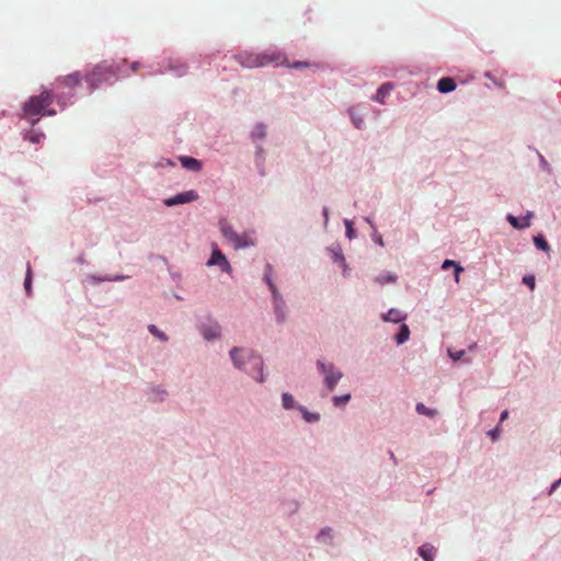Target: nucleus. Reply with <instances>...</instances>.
Listing matches in <instances>:
<instances>
[{
	"label": "nucleus",
	"instance_id": "20",
	"mask_svg": "<svg viewBox=\"0 0 561 561\" xmlns=\"http://www.w3.org/2000/svg\"><path fill=\"white\" fill-rule=\"evenodd\" d=\"M181 163L184 168L198 171L201 169V163L191 157H181Z\"/></svg>",
	"mask_w": 561,
	"mask_h": 561
},
{
	"label": "nucleus",
	"instance_id": "11",
	"mask_svg": "<svg viewBox=\"0 0 561 561\" xmlns=\"http://www.w3.org/2000/svg\"><path fill=\"white\" fill-rule=\"evenodd\" d=\"M277 64L285 66L287 68H291V69H301V68L319 69V68H322V65L319 62H309V61L289 62V60L283 54H282L280 60Z\"/></svg>",
	"mask_w": 561,
	"mask_h": 561
},
{
	"label": "nucleus",
	"instance_id": "21",
	"mask_svg": "<svg viewBox=\"0 0 561 561\" xmlns=\"http://www.w3.org/2000/svg\"><path fill=\"white\" fill-rule=\"evenodd\" d=\"M421 557L424 559V561H433L434 559V547L425 543L423 545L419 550Z\"/></svg>",
	"mask_w": 561,
	"mask_h": 561
},
{
	"label": "nucleus",
	"instance_id": "18",
	"mask_svg": "<svg viewBox=\"0 0 561 561\" xmlns=\"http://www.w3.org/2000/svg\"><path fill=\"white\" fill-rule=\"evenodd\" d=\"M350 116H351L352 122L354 123L356 128H362L363 127L364 118H363V114L359 111V108H355V107L351 108L350 110Z\"/></svg>",
	"mask_w": 561,
	"mask_h": 561
},
{
	"label": "nucleus",
	"instance_id": "40",
	"mask_svg": "<svg viewBox=\"0 0 561 561\" xmlns=\"http://www.w3.org/2000/svg\"><path fill=\"white\" fill-rule=\"evenodd\" d=\"M185 72V67L184 66H180V69L178 71V75H183Z\"/></svg>",
	"mask_w": 561,
	"mask_h": 561
},
{
	"label": "nucleus",
	"instance_id": "1",
	"mask_svg": "<svg viewBox=\"0 0 561 561\" xmlns=\"http://www.w3.org/2000/svg\"><path fill=\"white\" fill-rule=\"evenodd\" d=\"M53 101L54 94L48 90H44L39 95L31 96L23 105V116L34 124L41 116L55 115L56 111L48 108L53 104Z\"/></svg>",
	"mask_w": 561,
	"mask_h": 561
},
{
	"label": "nucleus",
	"instance_id": "38",
	"mask_svg": "<svg viewBox=\"0 0 561 561\" xmlns=\"http://www.w3.org/2000/svg\"><path fill=\"white\" fill-rule=\"evenodd\" d=\"M508 416V411L504 410L502 413H501V421H504L506 417Z\"/></svg>",
	"mask_w": 561,
	"mask_h": 561
},
{
	"label": "nucleus",
	"instance_id": "15",
	"mask_svg": "<svg viewBox=\"0 0 561 561\" xmlns=\"http://www.w3.org/2000/svg\"><path fill=\"white\" fill-rule=\"evenodd\" d=\"M392 89L393 85L389 82L381 84L380 88L377 90L376 94L374 95L373 100L379 103H383L385 98L389 94V92Z\"/></svg>",
	"mask_w": 561,
	"mask_h": 561
},
{
	"label": "nucleus",
	"instance_id": "19",
	"mask_svg": "<svg viewBox=\"0 0 561 561\" xmlns=\"http://www.w3.org/2000/svg\"><path fill=\"white\" fill-rule=\"evenodd\" d=\"M410 339V330L405 323H401L399 333L396 336V341L398 344H403Z\"/></svg>",
	"mask_w": 561,
	"mask_h": 561
},
{
	"label": "nucleus",
	"instance_id": "3",
	"mask_svg": "<svg viewBox=\"0 0 561 561\" xmlns=\"http://www.w3.org/2000/svg\"><path fill=\"white\" fill-rule=\"evenodd\" d=\"M237 61L243 68H260L271 64H277L282 58V53L277 50H268L264 53L244 51L234 56Z\"/></svg>",
	"mask_w": 561,
	"mask_h": 561
},
{
	"label": "nucleus",
	"instance_id": "28",
	"mask_svg": "<svg viewBox=\"0 0 561 561\" xmlns=\"http://www.w3.org/2000/svg\"><path fill=\"white\" fill-rule=\"evenodd\" d=\"M344 225H345V228H346V237L352 240L355 238V230L353 228V221L350 220V219H345L344 220Z\"/></svg>",
	"mask_w": 561,
	"mask_h": 561
},
{
	"label": "nucleus",
	"instance_id": "29",
	"mask_svg": "<svg viewBox=\"0 0 561 561\" xmlns=\"http://www.w3.org/2000/svg\"><path fill=\"white\" fill-rule=\"evenodd\" d=\"M416 411L420 414H425V415H428V416H434L436 414L435 410L428 409V408H426L422 403L416 404Z\"/></svg>",
	"mask_w": 561,
	"mask_h": 561
},
{
	"label": "nucleus",
	"instance_id": "5",
	"mask_svg": "<svg viewBox=\"0 0 561 561\" xmlns=\"http://www.w3.org/2000/svg\"><path fill=\"white\" fill-rule=\"evenodd\" d=\"M220 231L224 238L237 250L254 245V240L250 233L239 234L228 222L224 221L220 224Z\"/></svg>",
	"mask_w": 561,
	"mask_h": 561
},
{
	"label": "nucleus",
	"instance_id": "25",
	"mask_svg": "<svg viewBox=\"0 0 561 561\" xmlns=\"http://www.w3.org/2000/svg\"><path fill=\"white\" fill-rule=\"evenodd\" d=\"M149 331L154 335L157 336L160 341H163L165 342L168 340V336L165 333H163L162 331H160L156 325L153 324H150L148 327Z\"/></svg>",
	"mask_w": 561,
	"mask_h": 561
},
{
	"label": "nucleus",
	"instance_id": "30",
	"mask_svg": "<svg viewBox=\"0 0 561 561\" xmlns=\"http://www.w3.org/2000/svg\"><path fill=\"white\" fill-rule=\"evenodd\" d=\"M24 286H25V290L27 294L31 293V288H32V278H31V268L27 267V272H26V278H25V282H24Z\"/></svg>",
	"mask_w": 561,
	"mask_h": 561
},
{
	"label": "nucleus",
	"instance_id": "36",
	"mask_svg": "<svg viewBox=\"0 0 561 561\" xmlns=\"http://www.w3.org/2000/svg\"><path fill=\"white\" fill-rule=\"evenodd\" d=\"M374 241H375L378 245L383 247L382 238H381L379 234H377V233H375V234H374Z\"/></svg>",
	"mask_w": 561,
	"mask_h": 561
},
{
	"label": "nucleus",
	"instance_id": "8",
	"mask_svg": "<svg viewBox=\"0 0 561 561\" xmlns=\"http://www.w3.org/2000/svg\"><path fill=\"white\" fill-rule=\"evenodd\" d=\"M199 331L206 342H215L221 337V327L213 320L202 323Z\"/></svg>",
	"mask_w": 561,
	"mask_h": 561
},
{
	"label": "nucleus",
	"instance_id": "34",
	"mask_svg": "<svg viewBox=\"0 0 561 561\" xmlns=\"http://www.w3.org/2000/svg\"><path fill=\"white\" fill-rule=\"evenodd\" d=\"M332 530L331 528H323L320 530L318 537L319 538H331Z\"/></svg>",
	"mask_w": 561,
	"mask_h": 561
},
{
	"label": "nucleus",
	"instance_id": "26",
	"mask_svg": "<svg viewBox=\"0 0 561 561\" xmlns=\"http://www.w3.org/2000/svg\"><path fill=\"white\" fill-rule=\"evenodd\" d=\"M282 402L285 409H291L295 407L294 398L289 393L282 394Z\"/></svg>",
	"mask_w": 561,
	"mask_h": 561
},
{
	"label": "nucleus",
	"instance_id": "32",
	"mask_svg": "<svg viewBox=\"0 0 561 561\" xmlns=\"http://www.w3.org/2000/svg\"><path fill=\"white\" fill-rule=\"evenodd\" d=\"M301 412L304 414V417L308 421V422H313V421H317L319 419L318 414H314V413H309L307 411H305L304 409H301Z\"/></svg>",
	"mask_w": 561,
	"mask_h": 561
},
{
	"label": "nucleus",
	"instance_id": "16",
	"mask_svg": "<svg viewBox=\"0 0 561 561\" xmlns=\"http://www.w3.org/2000/svg\"><path fill=\"white\" fill-rule=\"evenodd\" d=\"M530 218H531V214H527L522 220H518L516 217L510 215L507 217L510 224L515 227V228H518V229H523V228H526L530 225Z\"/></svg>",
	"mask_w": 561,
	"mask_h": 561
},
{
	"label": "nucleus",
	"instance_id": "35",
	"mask_svg": "<svg viewBox=\"0 0 561 561\" xmlns=\"http://www.w3.org/2000/svg\"><path fill=\"white\" fill-rule=\"evenodd\" d=\"M488 435L493 439V440H496L499 435H500V428L499 427H495L491 431L488 432Z\"/></svg>",
	"mask_w": 561,
	"mask_h": 561
},
{
	"label": "nucleus",
	"instance_id": "17",
	"mask_svg": "<svg viewBox=\"0 0 561 561\" xmlns=\"http://www.w3.org/2000/svg\"><path fill=\"white\" fill-rule=\"evenodd\" d=\"M331 253L333 255L334 261L343 267L344 274H346L348 272V267L345 262L342 249L340 247H334L331 249Z\"/></svg>",
	"mask_w": 561,
	"mask_h": 561
},
{
	"label": "nucleus",
	"instance_id": "23",
	"mask_svg": "<svg viewBox=\"0 0 561 561\" xmlns=\"http://www.w3.org/2000/svg\"><path fill=\"white\" fill-rule=\"evenodd\" d=\"M351 399V394L350 393H346V394H343V396H335L332 398V401L333 403L336 405V407H341V405H344L346 404Z\"/></svg>",
	"mask_w": 561,
	"mask_h": 561
},
{
	"label": "nucleus",
	"instance_id": "31",
	"mask_svg": "<svg viewBox=\"0 0 561 561\" xmlns=\"http://www.w3.org/2000/svg\"><path fill=\"white\" fill-rule=\"evenodd\" d=\"M523 282L529 286L530 289L535 288V276L534 275H526L523 277Z\"/></svg>",
	"mask_w": 561,
	"mask_h": 561
},
{
	"label": "nucleus",
	"instance_id": "41",
	"mask_svg": "<svg viewBox=\"0 0 561 561\" xmlns=\"http://www.w3.org/2000/svg\"><path fill=\"white\" fill-rule=\"evenodd\" d=\"M459 275H460V274H456V273H455V282H456V283H459Z\"/></svg>",
	"mask_w": 561,
	"mask_h": 561
},
{
	"label": "nucleus",
	"instance_id": "22",
	"mask_svg": "<svg viewBox=\"0 0 561 561\" xmlns=\"http://www.w3.org/2000/svg\"><path fill=\"white\" fill-rule=\"evenodd\" d=\"M376 280L380 285H385V284H388V283H394L397 280V276L393 273L383 272V273H381V274H379L377 276Z\"/></svg>",
	"mask_w": 561,
	"mask_h": 561
},
{
	"label": "nucleus",
	"instance_id": "2",
	"mask_svg": "<svg viewBox=\"0 0 561 561\" xmlns=\"http://www.w3.org/2000/svg\"><path fill=\"white\" fill-rule=\"evenodd\" d=\"M229 356L231 358L233 367L240 371H247V365L253 362L254 368L256 370L255 379L259 382H263L265 380L263 360L261 359V357L256 356L252 351L240 347H233L229 351Z\"/></svg>",
	"mask_w": 561,
	"mask_h": 561
},
{
	"label": "nucleus",
	"instance_id": "39",
	"mask_svg": "<svg viewBox=\"0 0 561 561\" xmlns=\"http://www.w3.org/2000/svg\"><path fill=\"white\" fill-rule=\"evenodd\" d=\"M323 216H324V219H325V222H328V219H329V210L327 208L323 209Z\"/></svg>",
	"mask_w": 561,
	"mask_h": 561
},
{
	"label": "nucleus",
	"instance_id": "4",
	"mask_svg": "<svg viewBox=\"0 0 561 561\" xmlns=\"http://www.w3.org/2000/svg\"><path fill=\"white\" fill-rule=\"evenodd\" d=\"M124 64L125 60L113 64L102 62L94 67L89 75H87L85 80L92 89H95L100 83L111 80L118 73L125 75L123 69Z\"/></svg>",
	"mask_w": 561,
	"mask_h": 561
},
{
	"label": "nucleus",
	"instance_id": "9",
	"mask_svg": "<svg viewBox=\"0 0 561 561\" xmlns=\"http://www.w3.org/2000/svg\"><path fill=\"white\" fill-rule=\"evenodd\" d=\"M265 280L272 291V295L275 299V302H276V314L278 317V319L280 321H283L285 319V312L283 310V307H282V304H283V299H282V296L277 291L275 285L273 284L272 282V278H271V268H268V273L265 275Z\"/></svg>",
	"mask_w": 561,
	"mask_h": 561
},
{
	"label": "nucleus",
	"instance_id": "33",
	"mask_svg": "<svg viewBox=\"0 0 561 561\" xmlns=\"http://www.w3.org/2000/svg\"><path fill=\"white\" fill-rule=\"evenodd\" d=\"M465 352L463 351H458V352H451V351H448V355L450 356V358L454 360V362H457L459 360L462 356H463Z\"/></svg>",
	"mask_w": 561,
	"mask_h": 561
},
{
	"label": "nucleus",
	"instance_id": "12",
	"mask_svg": "<svg viewBox=\"0 0 561 561\" xmlns=\"http://www.w3.org/2000/svg\"><path fill=\"white\" fill-rule=\"evenodd\" d=\"M383 321L392 323H401L407 319V314L396 308H391L382 316Z\"/></svg>",
	"mask_w": 561,
	"mask_h": 561
},
{
	"label": "nucleus",
	"instance_id": "42",
	"mask_svg": "<svg viewBox=\"0 0 561 561\" xmlns=\"http://www.w3.org/2000/svg\"><path fill=\"white\" fill-rule=\"evenodd\" d=\"M496 84H497L499 87H501V88H503V87H504V84H502L501 82H497Z\"/></svg>",
	"mask_w": 561,
	"mask_h": 561
},
{
	"label": "nucleus",
	"instance_id": "37",
	"mask_svg": "<svg viewBox=\"0 0 561 561\" xmlns=\"http://www.w3.org/2000/svg\"><path fill=\"white\" fill-rule=\"evenodd\" d=\"M140 67V64L138 61H134L131 65H130V68H131V71L133 72H136Z\"/></svg>",
	"mask_w": 561,
	"mask_h": 561
},
{
	"label": "nucleus",
	"instance_id": "27",
	"mask_svg": "<svg viewBox=\"0 0 561 561\" xmlns=\"http://www.w3.org/2000/svg\"><path fill=\"white\" fill-rule=\"evenodd\" d=\"M534 242H535V245L538 249H540V250H542L545 252L549 251V245H548V243L546 242V240L542 237H540V236L539 237H535Z\"/></svg>",
	"mask_w": 561,
	"mask_h": 561
},
{
	"label": "nucleus",
	"instance_id": "7",
	"mask_svg": "<svg viewBox=\"0 0 561 561\" xmlns=\"http://www.w3.org/2000/svg\"><path fill=\"white\" fill-rule=\"evenodd\" d=\"M207 267L218 266L224 273L231 276L232 267L227 259V256L219 250L218 245L211 244V253L206 262Z\"/></svg>",
	"mask_w": 561,
	"mask_h": 561
},
{
	"label": "nucleus",
	"instance_id": "14",
	"mask_svg": "<svg viewBox=\"0 0 561 561\" xmlns=\"http://www.w3.org/2000/svg\"><path fill=\"white\" fill-rule=\"evenodd\" d=\"M57 82L66 88L72 89L80 83V76L78 72H75L58 79Z\"/></svg>",
	"mask_w": 561,
	"mask_h": 561
},
{
	"label": "nucleus",
	"instance_id": "10",
	"mask_svg": "<svg viewBox=\"0 0 561 561\" xmlns=\"http://www.w3.org/2000/svg\"><path fill=\"white\" fill-rule=\"evenodd\" d=\"M196 198H197V194L194 191H188L185 193L178 194L173 197L167 198L164 201V204L170 207V206H174L178 204L188 203V202L195 201Z\"/></svg>",
	"mask_w": 561,
	"mask_h": 561
},
{
	"label": "nucleus",
	"instance_id": "13",
	"mask_svg": "<svg viewBox=\"0 0 561 561\" xmlns=\"http://www.w3.org/2000/svg\"><path fill=\"white\" fill-rule=\"evenodd\" d=\"M456 89V82L450 77L442 78L437 83V90L440 93H449Z\"/></svg>",
	"mask_w": 561,
	"mask_h": 561
},
{
	"label": "nucleus",
	"instance_id": "24",
	"mask_svg": "<svg viewBox=\"0 0 561 561\" xmlns=\"http://www.w3.org/2000/svg\"><path fill=\"white\" fill-rule=\"evenodd\" d=\"M443 268L454 267L456 274H460L462 272V267L453 260H445L442 265Z\"/></svg>",
	"mask_w": 561,
	"mask_h": 561
},
{
	"label": "nucleus",
	"instance_id": "6",
	"mask_svg": "<svg viewBox=\"0 0 561 561\" xmlns=\"http://www.w3.org/2000/svg\"><path fill=\"white\" fill-rule=\"evenodd\" d=\"M317 367L324 378V382L329 390H333L336 383L342 379L343 374L334 364L323 359L317 360Z\"/></svg>",
	"mask_w": 561,
	"mask_h": 561
}]
</instances>
